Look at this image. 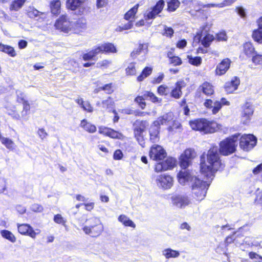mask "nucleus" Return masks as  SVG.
Returning <instances> with one entry per match:
<instances>
[{
  "label": "nucleus",
  "instance_id": "f257e3e1",
  "mask_svg": "<svg viewBox=\"0 0 262 262\" xmlns=\"http://www.w3.org/2000/svg\"><path fill=\"white\" fill-rule=\"evenodd\" d=\"M203 179L197 177H191V174L186 170L181 171L178 174L179 182L182 185H185L186 182L190 180L192 182V193L195 199L198 201L203 200L207 193L209 186L213 179H209L205 175Z\"/></svg>",
  "mask_w": 262,
  "mask_h": 262
},
{
  "label": "nucleus",
  "instance_id": "f03ea898",
  "mask_svg": "<svg viewBox=\"0 0 262 262\" xmlns=\"http://www.w3.org/2000/svg\"><path fill=\"white\" fill-rule=\"evenodd\" d=\"M218 151L219 148L217 146L211 148L207 155V163L204 161L205 158L203 156H201L200 163L201 175H205L209 179H213L215 172L222 165Z\"/></svg>",
  "mask_w": 262,
  "mask_h": 262
},
{
  "label": "nucleus",
  "instance_id": "7ed1b4c3",
  "mask_svg": "<svg viewBox=\"0 0 262 262\" xmlns=\"http://www.w3.org/2000/svg\"><path fill=\"white\" fill-rule=\"evenodd\" d=\"M190 125L193 130L203 131L205 133H213L220 129L221 125L215 122H210L205 119H200L190 121Z\"/></svg>",
  "mask_w": 262,
  "mask_h": 262
},
{
  "label": "nucleus",
  "instance_id": "20e7f679",
  "mask_svg": "<svg viewBox=\"0 0 262 262\" xmlns=\"http://www.w3.org/2000/svg\"><path fill=\"white\" fill-rule=\"evenodd\" d=\"M89 225L85 226L83 231L88 235L93 237L99 236L104 230L103 225L98 217H93L88 220Z\"/></svg>",
  "mask_w": 262,
  "mask_h": 262
},
{
  "label": "nucleus",
  "instance_id": "39448f33",
  "mask_svg": "<svg viewBox=\"0 0 262 262\" xmlns=\"http://www.w3.org/2000/svg\"><path fill=\"white\" fill-rule=\"evenodd\" d=\"M239 136V134H235L231 137L221 141L220 144L221 154L224 156H228L233 153L236 150L237 141Z\"/></svg>",
  "mask_w": 262,
  "mask_h": 262
},
{
  "label": "nucleus",
  "instance_id": "423d86ee",
  "mask_svg": "<svg viewBox=\"0 0 262 262\" xmlns=\"http://www.w3.org/2000/svg\"><path fill=\"white\" fill-rule=\"evenodd\" d=\"M73 22L70 20L67 15H62L56 20L55 26L57 29L64 33L72 32Z\"/></svg>",
  "mask_w": 262,
  "mask_h": 262
},
{
  "label": "nucleus",
  "instance_id": "0eeeda50",
  "mask_svg": "<svg viewBox=\"0 0 262 262\" xmlns=\"http://www.w3.org/2000/svg\"><path fill=\"white\" fill-rule=\"evenodd\" d=\"M256 142L257 139L253 135H244L240 138L239 146L244 151H248L256 145Z\"/></svg>",
  "mask_w": 262,
  "mask_h": 262
},
{
  "label": "nucleus",
  "instance_id": "6e6552de",
  "mask_svg": "<svg viewBox=\"0 0 262 262\" xmlns=\"http://www.w3.org/2000/svg\"><path fill=\"white\" fill-rule=\"evenodd\" d=\"M155 181L157 186L164 190L171 188L173 184V178L166 174L157 176Z\"/></svg>",
  "mask_w": 262,
  "mask_h": 262
},
{
  "label": "nucleus",
  "instance_id": "1a4fd4ad",
  "mask_svg": "<svg viewBox=\"0 0 262 262\" xmlns=\"http://www.w3.org/2000/svg\"><path fill=\"white\" fill-rule=\"evenodd\" d=\"M230 102L226 100V99L223 98L220 101H215L213 103L212 100L207 99L204 103V105L207 108L211 109L213 114H216L221 109L224 105H229Z\"/></svg>",
  "mask_w": 262,
  "mask_h": 262
},
{
  "label": "nucleus",
  "instance_id": "9d476101",
  "mask_svg": "<svg viewBox=\"0 0 262 262\" xmlns=\"http://www.w3.org/2000/svg\"><path fill=\"white\" fill-rule=\"evenodd\" d=\"M165 6V2L163 0L159 1L150 10H147L144 14L145 20L152 19L161 12Z\"/></svg>",
  "mask_w": 262,
  "mask_h": 262
},
{
  "label": "nucleus",
  "instance_id": "9b49d317",
  "mask_svg": "<svg viewBox=\"0 0 262 262\" xmlns=\"http://www.w3.org/2000/svg\"><path fill=\"white\" fill-rule=\"evenodd\" d=\"M18 232L21 235H28L31 238L35 239L36 235L40 232L39 229L34 230L29 224H17Z\"/></svg>",
  "mask_w": 262,
  "mask_h": 262
},
{
  "label": "nucleus",
  "instance_id": "f8f14e48",
  "mask_svg": "<svg viewBox=\"0 0 262 262\" xmlns=\"http://www.w3.org/2000/svg\"><path fill=\"white\" fill-rule=\"evenodd\" d=\"M171 200L172 205L177 208L183 209L190 204L189 198L182 194H173Z\"/></svg>",
  "mask_w": 262,
  "mask_h": 262
},
{
  "label": "nucleus",
  "instance_id": "ddd939ff",
  "mask_svg": "<svg viewBox=\"0 0 262 262\" xmlns=\"http://www.w3.org/2000/svg\"><path fill=\"white\" fill-rule=\"evenodd\" d=\"M195 156V152L194 150L190 148L186 149L180 158L181 167L184 169L187 168L189 166L191 160Z\"/></svg>",
  "mask_w": 262,
  "mask_h": 262
},
{
  "label": "nucleus",
  "instance_id": "4468645a",
  "mask_svg": "<svg viewBox=\"0 0 262 262\" xmlns=\"http://www.w3.org/2000/svg\"><path fill=\"white\" fill-rule=\"evenodd\" d=\"M176 165V160L171 157L168 158L166 160L158 163L155 165V170L159 172L172 169Z\"/></svg>",
  "mask_w": 262,
  "mask_h": 262
},
{
  "label": "nucleus",
  "instance_id": "2eb2a0df",
  "mask_svg": "<svg viewBox=\"0 0 262 262\" xmlns=\"http://www.w3.org/2000/svg\"><path fill=\"white\" fill-rule=\"evenodd\" d=\"M166 156V152L162 146L156 145L151 147L149 156L154 160H161L164 159Z\"/></svg>",
  "mask_w": 262,
  "mask_h": 262
},
{
  "label": "nucleus",
  "instance_id": "dca6fc26",
  "mask_svg": "<svg viewBox=\"0 0 262 262\" xmlns=\"http://www.w3.org/2000/svg\"><path fill=\"white\" fill-rule=\"evenodd\" d=\"M148 123L146 121L137 120L134 124V131L135 137L139 141L142 139V134Z\"/></svg>",
  "mask_w": 262,
  "mask_h": 262
},
{
  "label": "nucleus",
  "instance_id": "f3484780",
  "mask_svg": "<svg viewBox=\"0 0 262 262\" xmlns=\"http://www.w3.org/2000/svg\"><path fill=\"white\" fill-rule=\"evenodd\" d=\"M145 98H149V100L154 103L159 102V98L152 93L146 91L144 93L143 96H139L135 99V101L142 109H144L146 106V103L144 101Z\"/></svg>",
  "mask_w": 262,
  "mask_h": 262
},
{
  "label": "nucleus",
  "instance_id": "a211bd4d",
  "mask_svg": "<svg viewBox=\"0 0 262 262\" xmlns=\"http://www.w3.org/2000/svg\"><path fill=\"white\" fill-rule=\"evenodd\" d=\"M254 112L253 105L246 102L242 107V119L244 124H247L251 119Z\"/></svg>",
  "mask_w": 262,
  "mask_h": 262
},
{
  "label": "nucleus",
  "instance_id": "6ab92c4d",
  "mask_svg": "<svg viewBox=\"0 0 262 262\" xmlns=\"http://www.w3.org/2000/svg\"><path fill=\"white\" fill-rule=\"evenodd\" d=\"M98 132L100 134L113 139H122L123 138V135L121 133L103 126L99 127Z\"/></svg>",
  "mask_w": 262,
  "mask_h": 262
},
{
  "label": "nucleus",
  "instance_id": "aec40b11",
  "mask_svg": "<svg viewBox=\"0 0 262 262\" xmlns=\"http://www.w3.org/2000/svg\"><path fill=\"white\" fill-rule=\"evenodd\" d=\"M198 93H202L207 96H210L214 94L213 86L208 82H204L197 89Z\"/></svg>",
  "mask_w": 262,
  "mask_h": 262
},
{
  "label": "nucleus",
  "instance_id": "412c9836",
  "mask_svg": "<svg viewBox=\"0 0 262 262\" xmlns=\"http://www.w3.org/2000/svg\"><path fill=\"white\" fill-rule=\"evenodd\" d=\"M239 84V78L237 77H234L230 81L226 82L224 88L227 93H232L237 89Z\"/></svg>",
  "mask_w": 262,
  "mask_h": 262
},
{
  "label": "nucleus",
  "instance_id": "4be33fe9",
  "mask_svg": "<svg viewBox=\"0 0 262 262\" xmlns=\"http://www.w3.org/2000/svg\"><path fill=\"white\" fill-rule=\"evenodd\" d=\"M85 1V0H67L66 4L67 7L68 9L71 10H75L78 9L79 12V14H81V13L82 12L81 9L83 10L82 5Z\"/></svg>",
  "mask_w": 262,
  "mask_h": 262
},
{
  "label": "nucleus",
  "instance_id": "5701e85b",
  "mask_svg": "<svg viewBox=\"0 0 262 262\" xmlns=\"http://www.w3.org/2000/svg\"><path fill=\"white\" fill-rule=\"evenodd\" d=\"M97 48L99 50V53H115L117 51L114 45L110 42L102 44Z\"/></svg>",
  "mask_w": 262,
  "mask_h": 262
},
{
  "label": "nucleus",
  "instance_id": "b1692460",
  "mask_svg": "<svg viewBox=\"0 0 262 262\" xmlns=\"http://www.w3.org/2000/svg\"><path fill=\"white\" fill-rule=\"evenodd\" d=\"M172 120V114L171 113L166 114L163 116L160 117L158 119L154 122V124L159 127L161 125H168L171 124Z\"/></svg>",
  "mask_w": 262,
  "mask_h": 262
},
{
  "label": "nucleus",
  "instance_id": "393cba45",
  "mask_svg": "<svg viewBox=\"0 0 262 262\" xmlns=\"http://www.w3.org/2000/svg\"><path fill=\"white\" fill-rule=\"evenodd\" d=\"M73 29L72 32L79 33L86 29V21L85 19H78L76 22H73Z\"/></svg>",
  "mask_w": 262,
  "mask_h": 262
},
{
  "label": "nucleus",
  "instance_id": "a878e982",
  "mask_svg": "<svg viewBox=\"0 0 262 262\" xmlns=\"http://www.w3.org/2000/svg\"><path fill=\"white\" fill-rule=\"evenodd\" d=\"M230 64V60L229 59L227 58L223 60L216 67V74L219 75L224 74L229 68Z\"/></svg>",
  "mask_w": 262,
  "mask_h": 262
},
{
  "label": "nucleus",
  "instance_id": "bb28decb",
  "mask_svg": "<svg viewBox=\"0 0 262 262\" xmlns=\"http://www.w3.org/2000/svg\"><path fill=\"white\" fill-rule=\"evenodd\" d=\"M185 84L183 81H178L176 83V87L172 90L170 95L175 99H179L182 94V89L185 86Z\"/></svg>",
  "mask_w": 262,
  "mask_h": 262
},
{
  "label": "nucleus",
  "instance_id": "cd10ccee",
  "mask_svg": "<svg viewBox=\"0 0 262 262\" xmlns=\"http://www.w3.org/2000/svg\"><path fill=\"white\" fill-rule=\"evenodd\" d=\"M243 51L248 58L251 57L256 52L253 43L250 41L246 42L243 44Z\"/></svg>",
  "mask_w": 262,
  "mask_h": 262
},
{
  "label": "nucleus",
  "instance_id": "c85d7f7f",
  "mask_svg": "<svg viewBox=\"0 0 262 262\" xmlns=\"http://www.w3.org/2000/svg\"><path fill=\"white\" fill-rule=\"evenodd\" d=\"M75 102L85 111L88 113H92L93 112V107L92 106L90 102L88 101H84L81 98H78L75 100Z\"/></svg>",
  "mask_w": 262,
  "mask_h": 262
},
{
  "label": "nucleus",
  "instance_id": "c756f323",
  "mask_svg": "<svg viewBox=\"0 0 262 262\" xmlns=\"http://www.w3.org/2000/svg\"><path fill=\"white\" fill-rule=\"evenodd\" d=\"M80 126L85 131L91 134L95 133L97 130L96 126L88 122L86 119H83L81 121Z\"/></svg>",
  "mask_w": 262,
  "mask_h": 262
},
{
  "label": "nucleus",
  "instance_id": "7c9ffc66",
  "mask_svg": "<svg viewBox=\"0 0 262 262\" xmlns=\"http://www.w3.org/2000/svg\"><path fill=\"white\" fill-rule=\"evenodd\" d=\"M159 127L153 124L149 129L150 140L153 143L159 141Z\"/></svg>",
  "mask_w": 262,
  "mask_h": 262
},
{
  "label": "nucleus",
  "instance_id": "2f4dec72",
  "mask_svg": "<svg viewBox=\"0 0 262 262\" xmlns=\"http://www.w3.org/2000/svg\"><path fill=\"white\" fill-rule=\"evenodd\" d=\"M162 255L166 259L171 258H177L180 256V252L178 251L173 250L171 248H166L162 252Z\"/></svg>",
  "mask_w": 262,
  "mask_h": 262
},
{
  "label": "nucleus",
  "instance_id": "473e14b6",
  "mask_svg": "<svg viewBox=\"0 0 262 262\" xmlns=\"http://www.w3.org/2000/svg\"><path fill=\"white\" fill-rule=\"evenodd\" d=\"M99 51L96 47L88 53L83 54L82 58L84 61L94 60L95 57L99 54Z\"/></svg>",
  "mask_w": 262,
  "mask_h": 262
},
{
  "label": "nucleus",
  "instance_id": "72a5a7b5",
  "mask_svg": "<svg viewBox=\"0 0 262 262\" xmlns=\"http://www.w3.org/2000/svg\"><path fill=\"white\" fill-rule=\"evenodd\" d=\"M253 40L258 44L262 43V29L258 27L253 30L251 35Z\"/></svg>",
  "mask_w": 262,
  "mask_h": 262
},
{
  "label": "nucleus",
  "instance_id": "f704fd0d",
  "mask_svg": "<svg viewBox=\"0 0 262 262\" xmlns=\"http://www.w3.org/2000/svg\"><path fill=\"white\" fill-rule=\"evenodd\" d=\"M139 7V4L135 5L133 8L130 9L125 14L124 18L125 19L129 20L131 19H134L138 11Z\"/></svg>",
  "mask_w": 262,
  "mask_h": 262
},
{
  "label": "nucleus",
  "instance_id": "c9c22d12",
  "mask_svg": "<svg viewBox=\"0 0 262 262\" xmlns=\"http://www.w3.org/2000/svg\"><path fill=\"white\" fill-rule=\"evenodd\" d=\"M169 133L173 134L177 132H180L182 130V125L178 121H173L172 125H169L167 128Z\"/></svg>",
  "mask_w": 262,
  "mask_h": 262
},
{
  "label": "nucleus",
  "instance_id": "e433bc0d",
  "mask_svg": "<svg viewBox=\"0 0 262 262\" xmlns=\"http://www.w3.org/2000/svg\"><path fill=\"white\" fill-rule=\"evenodd\" d=\"M0 141L9 150H12L15 148V145L14 143L9 138L1 136L0 137Z\"/></svg>",
  "mask_w": 262,
  "mask_h": 262
},
{
  "label": "nucleus",
  "instance_id": "4c0bfd02",
  "mask_svg": "<svg viewBox=\"0 0 262 262\" xmlns=\"http://www.w3.org/2000/svg\"><path fill=\"white\" fill-rule=\"evenodd\" d=\"M1 234L3 238L12 243H14L16 241L15 236L11 231L8 230H2L1 231Z\"/></svg>",
  "mask_w": 262,
  "mask_h": 262
},
{
  "label": "nucleus",
  "instance_id": "58836bf2",
  "mask_svg": "<svg viewBox=\"0 0 262 262\" xmlns=\"http://www.w3.org/2000/svg\"><path fill=\"white\" fill-rule=\"evenodd\" d=\"M118 221L124 226L135 228L136 225L129 217L124 214H121L118 217Z\"/></svg>",
  "mask_w": 262,
  "mask_h": 262
},
{
  "label": "nucleus",
  "instance_id": "ea45409f",
  "mask_svg": "<svg viewBox=\"0 0 262 262\" xmlns=\"http://www.w3.org/2000/svg\"><path fill=\"white\" fill-rule=\"evenodd\" d=\"M50 5L52 13L56 15L59 13L61 5L59 0H53L51 2Z\"/></svg>",
  "mask_w": 262,
  "mask_h": 262
},
{
  "label": "nucleus",
  "instance_id": "a19ab883",
  "mask_svg": "<svg viewBox=\"0 0 262 262\" xmlns=\"http://www.w3.org/2000/svg\"><path fill=\"white\" fill-rule=\"evenodd\" d=\"M152 69L151 67H145L142 71L140 75L138 76V81H142L145 78L149 76L152 73Z\"/></svg>",
  "mask_w": 262,
  "mask_h": 262
},
{
  "label": "nucleus",
  "instance_id": "79ce46f5",
  "mask_svg": "<svg viewBox=\"0 0 262 262\" xmlns=\"http://www.w3.org/2000/svg\"><path fill=\"white\" fill-rule=\"evenodd\" d=\"M0 51L8 53L10 56L12 57H14L16 56V53L13 48L9 46H5L0 43Z\"/></svg>",
  "mask_w": 262,
  "mask_h": 262
},
{
  "label": "nucleus",
  "instance_id": "37998d69",
  "mask_svg": "<svg viewBox=\"0 0 262 262\" xmlns=\"http://www.w3.org/2000/svg\"><path fill=\"white\" fill-rule=\"evenodd\" d=\"M180 2L178 0H169L167 2V10L168 11H174L180 6Z\"/></svg>",
  "mask_w": 262,
  "mask_h": 262
},
{
  "label": "nucleus",
  "instance_id": "c03bdc74",
  "mask_svg": "<svg viewBox=\"0 0 262 262\" xmlns=\"http://www.w3.org/2000/svg\"><path fill=\"white\" fill-rule=\"evenodd\" d=\"M244 242L249 246L257 247L260 244V242L256 241L255 237L250 236L246 237Z\"/></svg>",
  "mask_w": 262,
  "mask_h": 262
},
{
  "label": "nucleus",
  "instance_id": "a18cd8bd",
  "mask_svg": "<svg viewBox=\"0 0 262 262\" xmlns=\"http://www.w3.org/2000/svg\"><path fill=\"white\" fill-rule=\"evenodd\" d=\"M252 61L255 66L262 65V54L257 51L251 57Z\"/></svg>",
  "mask_w": 262,
  "mask_h": 262
},
{
  "label": "nucleus",
  "instance_id": "49530a36",
  "mask_svg": "<svg viewBox=\"0 0 262 262\" xmlns=\"http://www.w3.org/2000/svg\"><path fill=\"white\" fill-rule=\"evenodd\" d=\"M214 38L212 35L209 34H206L202 40V44L204 47L207 48L208 47L211 42L214 40Z\"/></svg>",
  "mask_w": 262,
  "mask_h": 262
},
{
  "label": "nucleus",
  "instance_id": "de8ad7c7",
  "mask_svg": "<svg viewBox=\"0 0 262 262\" xmlns=\"http://www.w3.org/2000/svg\"><path fill=\"white\" fill-rule=\"evenodd\" d=\"M26 0H15L14 1L10 6L11 10L17 11L24 5Z\"/></svg>",
  "mask_w": 262,
  "mask_h": 262
},
{
  "label": "nucleus",
  "instance_id": "09e8293b",
  "mask_svg": "<svg viewBox=\"0 0 262 262\" xmlns=\"http://www.w3.org/2000/svg\"><path fill=\"white\" fill-rule=\"evenodd\" d=\"M127 75L133 76L135 75L136 73V63H130L125 69Z\"/></svg>",
  "mask_w": 262,
  "mask_h": 262
},
{
  "label": "nucleus",
  "instance_id": "8fccbe9b",
  "mask_svg": "<svg viewBox=\"0 0 262 262\" xmlns=\"http://www.w3.org/2000/svg\"><path fill=\"white\" fill-rule=\"evenodd\" d=\"M188 59L190 64L195 66H199L202 62V59L200 57L197 56L193 57L191 56H188Z\"/></svg>",
  "mask_w": 262,
  "mask_h": 262
},
{
  "label": "nucleus",
  "instance_id": "3c124183",
  "mask_svg": "<svg viewBox=\"0 0 262 262\" xmlns=\"http://www.w3.org/2000/svg\"><path fill=\"white\" fill-rule=\"evenodd\" d=\"M7 113L14 119H20V115L16 112L15 107L14 106L13 107V109H7Z\"/></svg>",
  "mask_w": 262,
  "mask_h": 262
},
{
  "label": "nucleus",
  "instance_id": "603ef678",
  "mask_svg": "<svg viewBox=\"0 0 262 262\" xmlns=\"http://www.w3.org/2000/svg\"><path fill=\"white\" fill-rule=\"evenodd\" d=\"M195 4L198 5L199 6H202L203 8H219L220 5L219 4H203L201 2L199 1H194L193 2Z\"/></svg>",
  "mask_w": 262,
  "mask_h": 262
},
{
  "label": "nucleus",
  "instance_id": "864d4df0",
  "mask_svg": "<svg viewBox=\"0 0 262 262\" xmlns=\"http://www.w3.org/2000/svg\"><path fill=\"white\" fill-rule=\"evenodd\" d=\"M248 255L250 259H255L253 262H262V256L255 252H250Z\"/></svg>",
  "mask_w": 262,
  "mask_h": 262
},
{
  "label": "nucleus",
  "instance_id": "5fc2aeb1",
  "mask_svg": "<svg viewBox=\"0 0 262 262\" xmlns=\"http://www.w3.org/2000/svg\"><path fill=\"white\" fill-rule=\"evenodd\" d=\"M113 104V99L109 97L107 99L102 101V107L105 109L111 107Z\"/></svg>",
  "mask_w": 262,
  "mask_h": 262
},
{
  "label": "nucleus",
  "instance_id": "6e6d98bb",
  "mask_svg": "<svg viewBox=\"0 0 262 262\" xmlns=\"http://www.w3.org/2000/svg\"><path fill=\"white\" fill-rule=\"evenodd\" d=\"M41 13L34 8H30L28 12V16L31 18H35L38 16Z\"/></svg>",
  "mask_w": 262,
  "mask_h": 262
},
{
  "label": "nucleus",
  "instance_id": "4d7b16f0",
  "mask_svg": "<svg viewBox=\"0 0 262 262\" xmlns=\"http://www.w3.org/2000/svg\"><path fill=\"white\" fill-rule=\"evenodd\" d=\"M169 62L174 66H179L182 64V60L178 56H174L169 57Z\"/></svg>",
  "mask_w": 262,
  "mask_h": 262
},
{
  "label": "nucleus",
  "instance_id": "13d9d810",
  "mask_svg": "<svg viewBox=\"0 0 262 262\" xmlns=\"http://www.w3.org/2000/svg\"><path fill=\"white\" fill-rule=\"evenodd\" d=\"M98 89L99 90L105 91L107 94H111L113 92L112 83L106 84L104 86H100Z\"/></svg>",
  "mask_w": 262,
  "mask_h": 262
},
{
  "label": "nucleus",
  "instance_id": "bf43d9fd",
  "mask_svg": "<svg viewBox=\"0 0 262 262\" xmlns=\"http://www.w3.org/2000/svg\"><path fill=\"white\" fill-rule=\"evenodd\" d=\"M145 47H146L145 45L140 44L138 48L132 52L131 56L133 57H136L137 55L141 53V51L143 50V48Z\"/></svg>",
  "mask_w": 262,
  "mask_h": 262
},
{
  "label": "nucleus",
  "instance_id": "052dcab7",
  "mask_svg": "<svg viewBox=\"0 0 262 262\" xmlns=\"http://www.w3.org/2000/svg\"><path fill=\"white\" fill-rule=\"evenodd\" d=\"M167 86L161 85L158 89V92L161 95H166L168 93L167 91Z\"/></svg>",
  "mask_w": 262,
  "mask_h": 262
},
{
  "label": "nucleus",
  "instance_id": "680f3d73",
  "mask_svg": "<svg viewBox=\"0 0 262 262\" xmlns=\"http://www.w3.org/2000/svg\"><path fill=\"white\" fill-rule=\"evenodd\" d=\"M216 37L218 41H226L227 39V36L225 31L217 33L216 35Z\"/></svg>",
  "mask_w": 262,
  "mask_h": 262
},
{
  "label": "nucleus",
  "instance_id": "e2e57ef3",
  "mask_svg": "<svg viewBox=\"0 0 262 262\" xmlns=\"http://www.w3.org/2000/svg\"><path fill=\"white\" fill-rule=\"evenodd\" d=\"M31 209L34 212H41L43 210V207L39 204H34L31 206Z\"/></svg>",
  "mask_w": 262,
  "mask_h": 262
},
{
  "label": "nucleus",
  "instance_id": "0e129e2a",
  "mask_svg": "<svg viewBox=\"0 0 262 262\" xmlns=\"http://www.w3.org/2000/svg\"><path fill=\"white\" fill-rule=\"evenodd\" d=\"M16 93L17 95V101L18 102L23 103L27 101L25 99L24 94L21 91H16Z\"/></svg>",
  "mask_w": 262,
  "mask_h": 262
},
{
  "label": "nucleus",
  "instance_id": "69168bd1",
  "mask_svg": "<svg viewBox=\"0 0 262 262\" xmlns=\"http://www.w3.org/2000/svg\"><path fill=\"white\" fill-rule=\"evenodd\" d=\"M54 221L56 223L62 224L63 225L64 224V223H66V221L62 217L61 215L59 214L54 215Z\"/></svg>",
  "mask_w": 262,
  "mask_h": 262
},
{
  "label": "nucleus",
  "instance_id": "338daca9",
  "mask_svg": "<svg viewBox=\"0 0 262 262\" xmlns=\"http://www.w3.org/2000/svg\"><path fill=\"white\" fill-rule=\"evenodd\" d=\"M235 2V0H224L223 2L219 3L220 8L231 6Z\"/></svg>",
  "mask_w": 262,
  "mask_h": 262
},
{
  "label": "nucleus",
  "instance_id": "774afa93",
  "mask_svg": "<svg viewBox=\"0 0 262 262\" xmlns=\"http://www.w3.org/2000/svg\"><path fill=\"white\" fill-rule=\"evenodd\" d=\"M236 11L238 14L242 18H244L246 16L245 9L242 7H237L236 8Z\"/></svg>",
  "mask_w": 262,
  "mask_h": 262
}]
</instances>
